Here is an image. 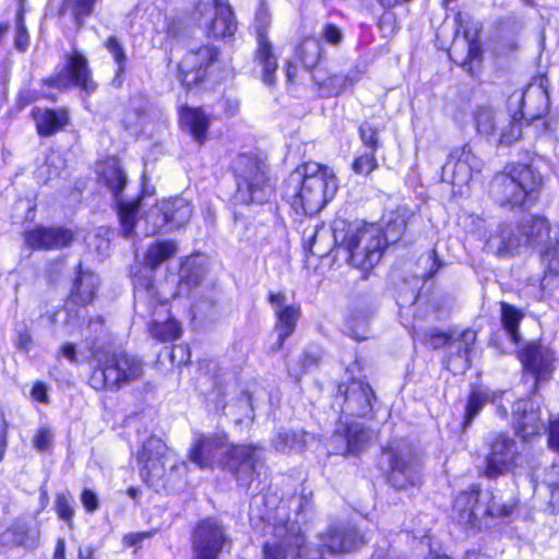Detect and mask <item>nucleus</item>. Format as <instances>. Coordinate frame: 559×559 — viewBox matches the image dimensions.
Masks as SVG:
<instances>
[{
	"instance_id": "1",
	"label": "nucleus",
	"mask_w": 559,
	"mask_h": 559,
	"mask_svg": "<svg viewBox=\"0 0 559 559\" xmlns=\"http://www.w3.org/2000/svg\"><path fill=\"white\" fill-rule=\"evenodd\" d=\"M549 97L542 85L516 91L508 99L507 109L479 106L474 112L479 135L499 146H510L522 138L523 121L533 122L548 112Z\"/></svg>"
},
{
	"instance_id": "2",
	"label": "nucleus",
	"mask_w": 559,
	"mask_h": 559,
	"mask_svg": "<svg viewBox=\"0 0 559 559\" xmlns=\"http://www.w3.org/2000/svg\"><path fill=\"white\" fill-rule=\"evenodd\" d=\"M403 217L399 222H389L385 234L373 224L350 223L336 217L331 224L333 245L337 250H344L346 260L357 269L370 270L379 263L385 242L395 241L405 230Z\"/></svg>"
},
{
	"instance_id": "3",
	"label": "nucleus",
	"mask_w": 559,
	"mask_h": 559,
	"mask_svg": "<svg viewBox=\"0 0 559 559\" xmlns=\"http://www.w3.org/2000/svg\"><path fill=\"white\" fill-rule=\"evenodd\" d=\"M189 459L201 468L219 464L226 467L240 486L248 487L263 468L262 449L252 445L228 447L225 435H200L190 450Z\"/></svg>"
},
{
	"instance_id": "4",
	"label": "nucleus",
	"mask_w": 559,
	"mask_h": 559,
	"mask_svg": "<svg viewBox=\"0 0 559 559\" xmlns=\"http://www.w3.org/2000/svg\"><path fill=\"white\" fill-rule=\"evenodd\" d=\"M336 191L337 179L333 170L308 162L289 175L283 197L296 213L311 216L320 212Z\"/></svg>"
},
{
	"instance_id": "5",
	"label": "nucleus",
	"mask_w": 559,
	"mask_h": 559,
	"mask_svg": "<svg viewBox=\"0 0 559 559\" xmlns=\"http://www.w3.org/2000/svg\"><path fill=\"white\" fill-rule=\"evenodd\" d=\"M140 475L156 491L174 488L187 475L188 466L165 442L155 436L147 438L136 453Z\"/></svg>"
},
{
	"instance_id": "6",
	"label": "nucleus",
	"mask_w": 559,
	"mask_h": 559,
	"mask_svg": "<svg viewBox=\"0 0 559 559\" xmlns=\"http://www.w3.org/2000/svg\"><path fill=\"white\" fill-rule=\"evenodd\" d=\"M524 251L538 250L545 265V276L542 280L543 289L549 286L552 277L559 274V233L554 230L547 218L542 216H524L518 224Z\"/></svg>"
},
{
	"instance_id": "7",
	"label": "nucleus",
	"mask_w": 559,
	"mask_h": 559,
	"mask_svg": "<svg viewBox=\"0 0 559 559\" xmlns=\"http://www.w3.org/2000/svg\"><path fill=\"white\" fill-rule=\"evenodd\" d=\"M236 181V199L243 204H263L273 194L269 167L265 160L254 154H239L231 164Z\"/></svg>"
},
{
	"instance_id": "8",
	"label": "nucleus",
	"mask_w": 559,
	"mask_h": 559,
	"mask_svg": "<svg viewBox=\"0 0 559 559\" xmlns=\"http://www.w3.org/2000/svg\"><path fill=\"white\" fill-rule=\"evenodd\" d=\"M542 186V175L531 165L512 166L508 173L499 174L491 185L495 200L502 207H522L535 199Z\"/></svg>"
},
{
	"instance_id": "9",
	"label": "nucleus",
	"mask_w": 559,
	"mask_h": 559,
	"mask_svg": "<svg viewBox=\"0 0 559 559\" xmlns=\"http://www.w3.org/2000/svg\"><path fill=\"white\" fill-rule=\"evenodd\" d=\"M177 252L175 241H157L151 245L145 253L144 263L151 270L140 271L133 277L135 308H146L153 313L157 305L163 306L166 298L155 288L152 271L169 260Z\"/></svg>"
},
{
	"instance_id": "10",
	"label": "nucleus",
	"mask_w": 559,
	"mask_h": 559,
	"mask_svg": "<svg viewBox=\"0 0 559 559\" xmlns=\"http://www.w3.org/2000/svg\"><path fill=\"white\" fill-rule=\"evenodd\" d=\"M487 453L483 474L496 479L509 473L514 474L524 463V455L515 439L507 433H491L485 441Z\"/></svg>"
},
{
	"instance_id": "11",
	"label": "nucleus",
	"mask_w": 559,
	"mask_h": 559,
	"mask_svg": "<svg viewBox=\"0 0 559 559\" xmlns=\"http://www.w3.org/2000/svg\"><path fill=\"white\" fill-rule=\"evenodd\" d=\"M127 175L116 157H107V189L110 190L116 201L117 213L121 226V234L129 238L135 235V226L139 224L140 198L127 199Z\"/></svg>"
},
{
	"instance_id": "12",
	"label": "nucleus",
	"mask_w": 559,
	"mask_h": 559,
	"mask_svg": "<svg viewBox=\"0 0 559 559\" xmlns=\"http://www.w3.org/2000/svg\"><path fill=\"white\" fill-rule=\"evenodd\" d=\"M390 464V483L397 489L416 485L419 480L420 462L412 444L400 441L384 451Z\"/></svg>"
},
{
	"instance_id": "13",
	"label": "nucleus",
	"mask_w": 559,
	"mask_h": 559,
	"mask_svg": "<svg viewBox=\"0 0 559 559\" xmlns=\"http://www.w3.org/2000/svg\"><path fill=\"white\" fill-rule=\"evenodd\" d=\"M219 51L211 45L190 49L178 66V78L181 83L191 88L204 82L218 62Z\"/></svg>"
},
{
	"instance_id": "14",
	"label": "nucleus",
	"mask_w": 559,
	"mask_h": 559,
	"mask_svg": "<svg viewBox=\"0 0 559 559\" xmlns=\"http://www.w3.org/2000/svg\"><path fill=\"white\" fill-rule=\"evenodd\" d=\"M44 82L59 90L78 86L86 94L94 92L97 86L91 78L87 59L78 50L67 53L62 68Z\"/></svg>"
},
{
	"instance_id": "15",
	"label": "nucleus",
	"mask_w": 559,
	"mask_h": 559,
	"mask_svg": "<svg viewBox=\"0 0 559 559\" xmlns=\"http://www.w3.org/2000/svg\"><path fill=\"white\" fill-rule=\"evenodd\" d=\"M489 495L481 492L478 487L460 492L453 502L451 518L464 530L480 528L486 513H493V508H485Z\"/></svg>"
},
{
	"instance_id": "16",
	"label": "nucleus",
	"mask_w": 559,
	"mask_h": 559,
	"mask_svg": "<svg viewBox=\"0 0 559 559\" xmlns=\"http://www.w3.org/2000/svg\"><path fill=\"white\" fill-rule=\"evenodd\" d=\"M230 546L225 528L214 519L200 521L193 531V559H219L223 549Z\"/></svg>"
},
{
	"instance_id": "17",
	"label": "nucleus",
	"mask_w": 559,
	"mask_h": 559,
	"mask_svg": "<svg viewBox=\"0 0 559 559\" xmlns=\"http://www.w3.org/2000/svg\"><path fill=\"white\" fill-rule=\"evenodd\" d=\"M374 400L376 395L368 383L353 380L349 384L338 385L333 405H338L345 416L365 417L372 412Z\"/></svg>"
},
{
	"instance_id": "18",
	"label": "nucleus",
	"mask_w": 559,
	"mask_h": 559,
	"mask_svg": "<svg viewBox=\"0 0 559 559\" xmlns=\"http://www.w3.org/2000/svg\"><path fill=\"white\" fill-rule=\"evenodd\" d=\"M483 168V160L478 158L469 144H464L451 151L442 167V180L453 186H466L473 173H479Z\"/></svg>"
},
{
	"instance_id": "19",
	"label": "nucleus",
	"mask_w": 559,
	"mask_h": 559,
	"mask_svg": "<svg viewBox=\"0 0 559 559\" xmlns=\"http://www.w3.org/2000/svg\"><path fill=\"white\" fill-rule=\"evenodd\" d=\"M520 359L524 367L525 381H532L533 390H537V385L547 381L555 369L554 352L539 344L531 343L526 345L520 353Z\"/></svg>"
},
{
	"instance_id": "20",
	"label": "nucleus",
	"mask_w": 559,
	"mask_h": 559,
	"mask_svg": "<svg viewBox=\"0 0 559 559\" xmlns=\"http://www.w3.org/2000/svg\"><path fill=\"white\" fill-rule=\"evenodd\" d=\"M142 359L124 350L115 352L107 357V388L119 390L142 378Z\"/></svg>"
},
{
	"instance_id": "21",
	"label": "nucleus",
	"mask_w": 559,
	"mask_h": 559,
	"mask_svg": "<svg viewBox=\"0 0 559 559\" xmlns=\"http://www.w3.org/2000/svg\"><path fill=\"white\" fill-rule=\"evenodd\" d=\"M200 15L207 19L201 20V24L206 28L207 35L214 38H225L233 36L236 32L237 24L234 12L227 3L221 0H213L211 3H200L198 7Z\"/></svg>"
},
{
	"instance_id": "22",
	"label": "nucleus",
	"mask_w": 559,
	"mask_h": 559,
	"mask_svg": "<svg viewBox=\"0 0 559 559\" xmlns=\"http://www.w3.org/2000/svg\"><path fill=\"white\" fill-rule=\"evenodd\" d=\"M486 249L498 258H511L524 252L516 224L503 222L491 228L485 241Z\"/></svg>"
},
{
	"instance_id": "23",
	"label": "nucleus",
	"mask_w": 559,
	"mask_h": 559,
	"mask_svg": "<svg viewBox=\"0 0 559 559\" xmlns=\"http://www.w3.org/2000/svg\"><path fill=\"white\" fill-rule=\"evenodd\" d=\"M514 428L523 439L538 435L545 429L544 413L533 399H520L512 408Z\"/></svg>"
},
{
	"instance_id": "24",
	"label": "nucleus",
	"mask_w": 559,
	"mask_h": 559,
	"mask_svg": "<svg viewBox=\"0 0 559 559\" xmlns=\"http://www.w3.org/2000/svg\"><path fill=\"white\" fill-rule=\"evenodd\" d=\"M160 222H154L152 226L144 229V236L154 235L164 227L170 229L186 225L192 215V206L188 200L181 197L160 202Z\"/></svg>"
},
{
	"instance_id": "25",
	"label": "nucleus",
	"mask_w": 559,
	"mask_h": 559,
	"mask_svg": "<svg viewBox=\"0 0 559 559\" xmlns=\"http://www.w3.org/2000/svg\"><path fill=\"white\" fill-rule=\"evenodd\" d=\"M269 301L277 318L275 328L277 331V344L275 348L280 349L285 340L294 333L300 317V309L297 306L287 305L286 296L282 293H271Z\"/></svg>"
},
{
	"instance_id": "26",
	"label": "nucleus",
	"mask_w": 559,
	"mask_h": 559,
	"mask_svg": "<svg viewBox=\"0 0 559 559\" xmlns=\"http://www.w3.org/2000/svg\"><path fill=\"white\" fill-rule=\"evenodd\" d=\"M365 536L350 524H337L322 537L323 546L331 552H347L365 544Z\"/></svg>"
},
{
	"instance_id": "27",
	"label": "nucleus",
	"mask_w": 559,
	"mask_h": 559,
	"mask_svg": "<svg viewBox=\"0 0 559 559\" xmlns=\"http://www.w3.org/2000/svg\"><path fill=\"white\" fill-rule=\"evenodd\" d=\"M73 233L63 227L38 226L25 235L26 243L34 249L55 250L69 246Z\"/></svg>"
},
{
	"instance_id": "28",
	"label": "nucleus",
	"mask_w": 559,
	"mask_h": 559,
	"mask_svg": "<svg viewBox=\"0 0 559 559\" xmlns=\"http://www.w3.org/2000/svg\"><path fill=\"white\" fill-rule=\"evenodd\" d=\"M373 438L374 432L372 430L356 421L347 424L342 433L336 432L333 436L335 442H342L336 449V453L343 455L360 453Z\"/></svg>"
},
{
	"instance_id": "29",
	"label": "nucleus",
	"mask_w": 559,
	"mask_h": 559,
	"mask_svg": "<svg viewBox=\"0 0 559 559\" xmlns=\"http://www.w3.org/2000/svg\"><path fill=\"white\" fill-rule=\"evenodd\" d=\"M476 341V332L463 331L457 337L452 338L449 345L447 368L454 373L464 372L471 367L469 354Z\"/></svg>"
},
{
	"instance_id": "30",
	"label": "nucleus",
	"mask_w": 559,
	"mask_h": 559,
	"mask_svg": "<svg viewBox=\"0 0 559 559\" xmlns=\"http://www.w3.org/2000/svg\"><path fill=\"white\" fill-rule=\"evenodd\" d=\"M32 115L36 124V130L41 136L56 134L69 122L68 111L63 108L49 109L35 107Z\"/></svg>"
},
{
	"instance_id": "31",
	"label": "nucleus",
	"mask_w": 559,
	"mask_h": 559,
	"mask_svg": "<svg viewBox=\"0 0 559 559\" xmlns=\"http://www.w3.org/2000/svg\"><path fill=\"white\" fill-rule=\"evenodd\" d=\"M90 330L94 332H99V335L96 337H86V345L91 353L92 359L96 362L95 370L91 377V385L95 389L105 388V366L103 364V358L105 356V341H104V330L102 322L91 323Z\"/></svg>"
},
{
	"instance_id": "32",
	"label": "nucleus",
	"mask_w": 559,
	"mask_h": 559,
	"mask_svg": "<svg viewBox=\"0 0 559 559\" xmlns=\"http://www.w3.org/2000/svg\"><path fill=\"white\" fill-rule=\"evenodd\" d=\"M449 56L456 64L472 72L474 62H479L481 56L480 43L477 39L468 38L465 34L462 39H455L449 50Z\"/></svg>"
},
{
	"instance_id": "33",
	"label": "nucleus",
	"mask_w": 559,
	"mask_h": 559,
	"mask_svg": "<svg viewBox=\"0 0 559 559\" xmlns=\"http://www.w3.org/2000/svg\"><path fill=\"white\" fill-rule=\"evenodd\" d=\"M257 60L263 68L262 80L265 84L272 85L275 82V72L277 70V58L274 56L272 44L270 43L265 29L257 31Z\"/></svg>"
},
{
	"instance_id": "34",
	"label": "nucleus",
	"mask_w": 559,
	"mask_h": 559,
	"mask_svg": "<svg viewBox=\"0 0 559 559\" xmlns=\"http://www.w3.org/2000/svg\"><path fill=\"white\" fill-rule=\"evenodd\" d=\"M39 533L33 532L26 524H14L0 536V543L5 546H22L34 549L38 546Z\"/></svg>"
},
{
	"instance_id": "35",
	"label": "nucleus",
	"mask_w": 559,
	"mask_h": 559,
	"mask_svg": "<svg viewBox=\"0 0 559 559\" xmlns=\"http://www.w3.org/2000/svg\"><path fill=\"white\" fill-rule=\"evenodd\" d=\"M273 445L280 452H301L306 445V432L281 429L273 439Z\"/></svg>"
},
{
	"instance_id": "36",
	"label": "nucleus",
	"mask_w": 559,
	"mask_h": 559,
	"mask_svg": "<svg viewBox=\"0 0 559 559\" xmlns=\"http://www.w3.org/2000/svg\"><path fill=\"white\" fill-rule=\"evenodd\" d=\"M181 120L186 123L193 138L202 143L209 128V119L200 108H186L181 111Z\"/></svg>"
},
{
	"instance_id": "37",
	"label": "nucleus",
	"mask_w": 559,
	"mask_h": 559,
	"mask_svg": "<svg viewBox=\"0 0 559 559\" xmlns=\"http://www.w3.org/2000/svg\"><path fill=\"white\" fill-rule=\"evenodd\" d=\"M107 51L110 53L114 62L116 63L115 76L111 80V85L116 88L122 86L124 81L127 53L124 47L116 37L107 39Z\"/></svg>"
},
{
	"instance_id": "38",
	"label": "nucleus",
	"mask_w": 559,
	"mask_h": 559,
	"mask_svg": "<svg viewBox=\"0 0 559 559\" xmlns=\"http://www.w3.org/2000/svg\"><path fill=\"white\" fill-rule=\"evenodd\" d=\"M523 318L524 314L521 310L509 304H501V323L506 333L513 343L520 342L521 336L518 331V326Z\"/></svg>"
},
{
	"instance_id": "39",
	"label": "nucleus",
	"mask_w": 559,
	"mask_h": 559,
	"mask_svg": "<svg viewBox=\"0 0 559 559\" xmlns=\"http://www.w3.org/2000/svg\"><path fill=\"white\" fill-rule=\"evenodd\" d=\"M358 79V71H353L348 74H334L322 83L321 91L325 96H337L347 87L352 86Z\"/></svg>"
},
{
	"instance_id": "40",
	"label": "nucleus",
	"mask_w": 559,
	"mask_h": 559,
	"mask_svg": "<svg viewBox=\"0 0 559 559\" xmlns=\"http://www.w3.org/2000/svg\"><path fill=\"white\" fill-rule=\"evenodd\" d=\"M94 290V276L92 274H82L75 280L70 297L76 304L86 305L93 300Z\"/></svg>"
},
{
	"instance_id": "41",
	"label": "nucleus",
	"mask_w": 559,
	"mask_h": 559,
	"mask_svg": "<svg viewBox=\"0 0 559 559\" xmlns=\"http://www.w3.org/2000/svg\"><path fill=\"white\" fill-rule=\"evenodd\" d=\"M491 401V394L487 390H473L465 407L464 428H467L483 407Z\"/></svg>"
},
{
	"instance_id": "42",
	"label": "nucleus",
	"mask_w": 559,
	"mask_h": 559,
	"mask_svg": "<svg viewBox=\"0 0 559 559\" xmlns=\"http://www.w3.org/2000/svg\"><path fill=\"white\" fill-rule=\"evenodd\" d=\"M297 57L306 69L313 68L320 60L321 46L316 38H306L297 47Z\"/></svg>"
},
{
	"instance_id": "43",
	"label": "nucleus",
	"mask_w": 559,
	"mask_h": 559,
	"mask_svg": "<svg viewBox=\"0 0 559 559\" xmlns=\"http://www.w3.org/2000/svg\"><path fill=\"white\" fill-rule=\"evenodd\" d=\"M151 335L160 342H173L180 337L181 326L174 320L168 319L165 322L154 321L150 324Z\"/></svg>"
},
{
	"instance_id": "44",
	"label": "nucleus",
	"mask_w": 559,
	"mask_h": 559,
	"mask_svg": "<svg viewBox=\"0 0 559 559\" xmlns=\"http://www.w3.org/2000/svg\"><path fill=\"white\" fill-rule=\"evenodd\" d=\"M293 533L282 537L280 542L266 543L263 548V559H287L288 555H295L296 548L289 545ZM294 539H292V543Z\"/></svg>"
},
{
	"instance_id": "45",
	"label": "nucleus",
	"mask_w": 559,
	"mask_h": 559,
	"mask_svg": "<svg viewBox=\"0 0 559 559\" xmlns=\"http://www.w3.org/2000/svg\"><path fill=\"white\" fill-rule=\"evenodd\" d=\"M544 484L548 490V504L552 512H559V466H552L546 474Z\"/></svg>"
},
{
	"instance_id": "46",
	"label": "nucleus",
	"mask_w": 559,
	"mask_h": 559,
	"mask_svg": "<svg viewBox=\"0 0 559 559\" xmlns=\"http://www.w3.org/2000/svg\"><path fill=\"white\" fill-rule=\"evenodd\" d=\"M95 0H64L62 12H69L80 25L82 20L91 14Z\"/></svg>"
},
{
	"instance_id": "47",
	"label": "nucleus",
	"mask_w": 559,
	"mask_h": 559,
	"mask_svg": "<svg viewBox=\"0 0 559 559\" xmlns=\"http://www.w3.org/2000/svg\"><path fill=\"white\" fill-rule=\"evenodd\" d=\"M289 545L296 548V554L292 559H324L322 552L319 549H314L306 543L304 535H292Z\"/></svg>"
},
{
	"instance_id": "48",
	"label": "nucleus",
	"mask_w": 559,
	"mask_h": 559,
	"mask_svg": "<svg viewBox=\"0 0 559 559\" xmlns=\"http://www.w3.org/2000/svg\"><path fill=\"white\" fill-rule=\"evenodd\" d=\"M413 337L415 341H420L423 343L428 344L433 349H437L444 345L449 346L450 342L453 338V335L440 332L436 329H431V330L425 332L424 334H421L419 332H415Z\"/></svg>"
},
{
	"instance_id": "49",
	"label": "nucleus",
	"mask_w": 559,
	"mask_h": 559,
	"mask_svg": "<svg viewBox=\"0 0 559 559\" xmlns=\"http://www.w3.org/2000/svg\"><path fill=\"white\" fill-rule=\"evenodd\" d=\"M14 47L20 52H25L29 47V34L24 22L23 7H21L16 13Z\"/></svg>"
},
{
	"instance_id": "50",
	"label": "nucleus",
	"mask_w": 559,
	"mask_h": 559,
	"mask_svg": "<svg viewBox=\"0 0 559 559\" xmlns=\"http://www.w3.org/2000/svg\"><path fill=\"white\" fill-rule=\"evenodd\" d=\"M376 152L368 151L358 155L352 165L353 171L357 175L367 176L378 168V162L374 156Z\"/></svg>"
},
{
	"instance_id": "51",
	"label": "nucleus",
	"mask_w": 559,
	"mask_h": 559,
	"mask_svg": "<svg viewBox=\"0 0 559 559\" xmlns=\"http://www.w3.org/2000/svg\"><path fill=\"white\" fill-rule=\"evenodd\" d=\"M359 136L362 144L368 148V151L376 152L379 147H381V142L379 140V131L370 122L364 121L360 124Z\"/></svg>"
},
{
	"instance_id": "52",
	"label": "nucleus",
	"mask_w": 559,
	"mask_h": 559,
	"mask_svg": "<svg viewBox=\"0 0 559 559\" xmlns=\"http://www.w3.org/2000/svg\"><path fill=\"white\" fill-rule=\"evenodd\" d=\"M55 509L60 520L70 522L74 515L72 497L69 493L57 495Z\"/></svg>"
},
{
	"instance_id": "53",
	"label": "nucleus",
	"mask_w": 559,
	"mask_h": 559,
	"mask_svg": "<svg viewBox=\"0 0 559 559\" xmlns=\"http://www.w3.org/2000/svg\"><path fill=\"white\" fill-rule=\"evenodd\" d=\"M204 270L195 267L193 261H188L183 264L180 271L181 281L187 285H198L204 277Z\"/></svg>"
},
{
	"instance_id": "54",
	"label": "nucleus",
	"mask_w": 559,
	"mask_h": 559,
	"mask_svg": "<svg viewBox=\"0 0 559 559\" xmlns=\"http://www.w3.org/2000/svg\"><path fill=\"white\" fill-rule=\"evenodd\" d=\"M48 179L60 176L66 162L59 153L52 152L46 159Z\"/></svg>"
},
{
	"instance_id": "55",
	"label": "nucleus",
	"mask_w": 559,
	"mask_h": 559,
	"mask_svg": "<svg viewBox=\"0 0 559 559\" xmlns=\"http://www.w3.org/2000/svg\"><path fill=\"white\" fill-rule=\"evenodd\" d=\"M52 439H53V435H52L51 430L47 427H43V428L38 429V431L34 436V440H33L34 447L38 451H47L48 449H50V447L52 444Z\"/></svg>"
},
{
	"instance_id": "56",
	"label": "nucleus",
	"mask_w": 559,
	"mask_h": 559,
	"mask_svg": "<svg viewBox=\"0 0 559 559\" xmlns=\"http://www.w3.org/2000/svg\"><path fill=\"white\" fill-rule=\"evenodd\" d=\"M487 493L489 495V498L485 503V508H488V509L493 508L496 511H493V513H486V518H488V516L501 518V516H508L512 513L513 506L500 504L495 500V497L490 492H487Z\"/></svg>"
},
{
	"instance_id": "57",
	"label": "nucleus",
	"mask_w": 559,
	"mask_h": 559,
	"mask_svg": "<svg viewBox=\"0 0 559 559\" xmlns=\"http://www.w3.org/2000/svg\"><path fill=\"white\" fill-rule=\"evenodd\" d=\"M16 337L14 340L15 347L19 350L27 353L32 346L33 340L26 325L16 329Z\"/></svg>"
},
{
	"instance_id": "58",
	"label": "nucleus",
	"mask_w": 559,
	"mask_h": 559,
	"mask_svg": "<svg viewBox=\"0 0 559 559\" xmlns=\"http://www.w3.org/2000/svg\"><path fill=\"white\" fill-rule=\"evenodd\" d=\"M325 234H326V230H324L322 228L320 230H317L316 234L313 235L312 243L310 246V251L312 252V254L318 255V257H324L330 253L331 246L328 245L326 247H323L321 245Z\"/></svg>"
},
{
	"instance_id": "59",
	"label": "nucleus",
	"mask_w": 559,
	"mask_h": 559,
	"mask_svg": "<svg viewBox=\"0 0 559 559\" xmlns=\"http://www.w3.org/2000/svg\"><path fill=\"white\" fill-rule=\"evenodd\" d=\"M321 35L325 41L332 45H338L343 39L342 31L334 24H326Z\"/></svg>"
},
{
	"instance_id": "60",
	"label": "nucleus",
	"mask_w": 559,
	"mask_h": 559,
	"mask_svg": "<svg viewBox=\"0 0 559 559\" xmlns=\"http://www.w3.org/2000/svg\"><path fill=\"white\" fill-rule=\"evenodd\" d=\"M9 423L3 412H0V462L4 459L8 448Z\"/></svg>"
},
{
	"instance_id": "61",
	"label": "nucleus",
	"mask_w": 559,
	"mask_h": 559,
	"mask_svg": "<svg viewBox=\"0 0 559 559\" xmlns=\"http://www.w3.org/2000/svg\"><path fill=\"white\" fill-rule=\"evenodd\" d=\"M548 442L549 447L556 451L559 452V420H550L549 419V427H548Z\"/></svg>"
},
{
	"instance_id": "62",
	"label": "nucleus",
	"mask_w": 559,
	"mask_h": 559,
	"mask_svg": "<svg viewBox=\"0 0 559 559\" xmlns=\"http://www.w3.org/2000/svg\"><path fill=\"white\" fill-rule=\"evenodd\" d=\"M31 397L34 401L40 402V403H48V394H47V386L45 383L38 381L34 384L32 391H31Z\"/></svg>"
},
{
	"instance_id": "63",
	"label": "nucleus",
	"mask_w": 559,
	"mask_h": 559,
	"mask_svg": "<svg viewBox=\"0 0 559 559\" xmlns=\"http://www.w3.org/2000/svg\"><path fill=\"white\" fill-rule=\"evenodd\" d=\"M83 506L87 511H94L98 508V499L94 491L84 489L81 495Z\"/></svg>"
},
{
	"instance_id": "64",
	"label": "nucleus",
	"mask_w": 559,
	"mask_h": 559,
	"mask_svg": "<svg viewBox=\"0 0 559 559\" xmlns=\"http://www.w3.org/2000/svg\"><path fill=\"white\" fill-rule=\"evenodd\" d=\"M312 493L306 492V489L304 488L298 497H296L293 502H297V512L301 513L304 512L311 503Z\"/></svg>"
}]
</instances>
